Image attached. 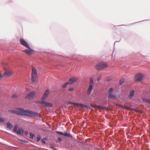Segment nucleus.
I'll return each instance as SVG.
<instances>
[{"mask_svg":"<svg viewBox=\"0 0 150 150\" xmlns=\"http://www.w3.org/2000/svg\"><path fill=\"white\" fill-rule=\"evenodd\" d=\"M8 111L9 112L19 115L30 117H35L38 116L39 115V114L37 112H33L29 110H25L21 108H17L16 110H10Z\"/></svg>","mask_w":150,"mask_h":150,"instance_id":"nucleus-1","label":"nucleus"},{"mask_svg":"<svg viewBox=\"0 0 150 150\" xmlns=\"http://www.w3.org/2000/svg\"><path fill=\"white\" fill-rule=\"evenodd\" d=\"M2 65L4 71V77H9L14 74L13 72L11 70L9 66L7 63H3Z\"/></svg>","mask_w":150,"mask_h":150,"instance_id":"nucleus-2","label":"nucleus"},{"mask_svg":"<svg viewBox=\"0 0 150 150\" xmlns=\"http://www.w3.org/2000/svg\"><path fill=\"white\" fill-rule=\"evenodd\" d=\"M38 76L37 70L34 67H32L31 74V80L33 82H37L38 81Z\"/></svg>","mask_w":150,"mask_h":150,"instance_id":"nucleus-3","label":"nucleus"},{"mask_svg":"<svg viewBox=\"0 0 150 150\" xmlns=\"http://www.w3.org/2000/svg\"><path fill=\"white\" fill-rule=\"evenodd\" d=\"M108 64L107 63L101 62L97 64L96 66V69L98 70H100L107 68Z\"/></svg>","mask_w":150,"mask_h":150,"instance_id":"nucleus-4","label":"nucleus"},{"mask_svg":"<svg viewBox=\"0 0 150 150\" xmlns=\"http://www.w3.org/2000/svg\"><path fill=\"white\" fill-rule=\"evenodd\" d=\"M36 93V91H32L27 94L25 97V98L29 100H31L34 97Z\"/></svg>","mask_w":150,"mask_h":150,"instance_id":"nucleus-5","label":"nucleus"},{"mask_svg":"<svg viewBox=\"0 0 150 150\" xmlns=\"http://www.w3.org/2000/svg\"><path fill=\"white\" fill-rule=\"evenodd\" d=\"M144 75L141 73H138L135 75L134 80L137 81H140L144 79Z\"/></svg>","mask_w":150,"mask_h":150,"instance_id":"nucleus-6","label":"nucleus"},{"mask_svg":"<svg viewBox=\"0 0 150 150\" xmlns=\"http://www.w3.org/2000/svg\"><path fill=\"white\" fill-rule=\"evenodd\" d=\"M50 93V91L49 89L46 90L44 93L43 95L41 98V101H45V99L48 96Z\"/></svg>","mask_w":150,"mask_h":150,"instance_id":"nucleus-7","label":"nucleus"},{"mask_svg":"<svg viewBox=\"0 0 150 150\" xmlns=\"http://www.w3.org/2000/svg\"><path fill=\"white\" fill-rule=\"evenodd\" d=\"M20 42L21 44L23 46L26 48L29 47V45L28 43L24 39H20Z\"/></svg>","mask_w":150,"mask_h":150,"instance_id":"nucleus-8","label":"nucleus"},{"mask_svg":"<svg viewBox=\"0 0 150 150\" xmlns=\"http://www.w3.org/2000/svg\"><path fill=\"white\" fill-rule=\"evenodd\" d=\"M28 49H26L22 51L23 52L28 54V55H30L33 52V50H32L29 46V48H27Z\"/></svg>","mask_w":150,"mask_h":150,"instance_id":"nucleus-9","label":"nucleus"},{"mask_svg":"<svg viewBox=\"0 0 150 150\" xmlns=\"http://www.w3.org/2000/svg\"><path fill=\"white\" fill-rule=\"evenodd\" d=\"M56 132L57 134L64 135L66 137H70L71 138H72V136L71 134H70L67 132L63 133V132H59V131H57Z\"/></svg>","mask_w":150,"mask_h":150,"instance_id":"nucleus-10","label":"nucleus"},{"mask_svg":"<svg viewBox=\"0 0 150 150\" xmlns=\"http://www.w3.org/2000/svg\"><path fill=\"white\" fill-rule=\"evenodd\" d=\"M40 103L47 107H51L52 106V104L45 102L44 101L41 100V101L40 102Z\"/></svg>","mask_w":150,"mask_h":150,"instance_id":"nucleus-11","label":"nucleus"},{"mask_svg":"<svg viewBox=\"0 0 150 150\" xmlns=\"http://www.w3.org/2000/svg\"><path fill=\"white\" fill-rule=\"evenodd\" d=\"M77 80L78 79L77 77H72L69 79V82L70 84H72L76 82Z\"/></svg>","mask_w":150,"mask_h":150,"instance_id":"nucleus-12","label":"nucleus"},{"mask_svg":"<svg viewBox=\"0 0 150 150\" xmlns=\"http://www.w3.org/2000/svg\"><path fill=\"white\" fill-rule=\"evenodd\" d=\"M24 132L23 129L21 128H19L16 134H21Z\"/></svg>","mask_w":150,"mask_h":150,"instance_id":"nucleus-13","label":"nucleus"},{"mask_svg":"<svg viewBox=\"0 0 150 150\" xmlns=\"http://www.w3.org/2000/svg\"><path fill=\"white\" fill-rule=\"evenodd\" d=\"M93 87V85H90L89 88H88L87 93L88 95H90L91 92V91L92 90V88Z\"/></svg>","mask_w":150,"mask_h":150,"instance_id":"nucleus-14","label":"nucleus"},{"mask_svg":"<svg viewBox=\"0 0 150 150\" xmlns=\"http://www.w3.org/2000/svg\"><path fill=\"white\" fill-rule=\"evenodd\" d=\"M91 107L94 108L95 109L103 108V106L98 105H91Z\"/></svg>","mask_w":150,"mask_h":150,"instance_id":"nucleus-15","label":"nucleus"},{"mask_svg":"<svg viewBox=\"0 0 150 150\" xmlns=\"http://www.w3.org/2000/svg\"><path fill=\"white\" fill-rule=\"evenodd\" d=\"M142 101L150 104V99L144 98H142Z\"/></svg>","mask_w":150,"mask_h":150,"instance_id":"nucleus-16","label":"nucleus"},{"mask_svg":"<svg viewBox=\"0 0 150 150\" xmlns=\"http://www.w3.org/2000/svg\"><path fill=\"white\" fill-rule=\"evenodd\" d=\"M134 91L132 90L130 92V94L129 96V97L130 98H132L134 96Z\"/></svg>","mask_w":150,"mask_h":150,"instance_id":"nucleus-17","label":"nucleus"},{"mask_svg":"<svg viewBox=\"0 0 150 150\" xmlns=\"http://www.w3.org/2000/svg\"><path fill=\"white\" fill-rule=\"evenodd\" d=\"M7 127L8 128L11 129L13 127V126L9 122H8L7 124Z\"/></svg>","mask_w":150,"mask_h":150,"instance_id":"nucleus-18","label":"nucleus"},{"mask_svg":"<svg viewBox=\"0 0 150 150\" xmlns=\"http://www.w3.org/2000/svg\"><path fill=\"white\" fill-rule=\"evenodd\" d=\"M108 94V98H115V96L113 95L112 94V93L109 94Z\"/></svg>","mask_w":150,"mask_h":150,"instance_id":"nucleus-19","label":"nucleus"},{"mask_svg":"<svg viewBox=\"0 0 150 150\" xmlns=\"http://www.w3.org/2000/svg\"><path fill=\"white\" fill-rule=\"evenodd\" d=\"M18 97V94L16 93H15L13 94L11 96V98H16Z\"/></svg>","mask_w":150,"mask_h":150,"instance_id":"nucleus-20","label":"nucleus"},{"mask_svg":"<svg viewBox=\"0 0 150 150\" xmlns=\"http://www.w3.org/2000/svg\"><path fill=\"white\" fill-rule=\"evenodd\" d=\"M93 78L91 77L90 78V85H93Z\"/></svg>","mask_w":150,"mask_h":150,"instance_id":"nucleus-21","label":"nucleus"},{"mask_svg":"<svg viewBox=\"0 0 150 150\" xmlns=\"http://www.w3.org/2000/svg\"><path fill=\"white\" fill-rule=\"evenodd\" d=\"M73 105L75 106H78L79 107H80L83 105L82 104L74 103Z\"/></svg>","mask_w":150,"mask_h":150,"instance_id":"nucleus-22","label":"nucleus"},{"mask_svg":"<svg viewBox=\"0 0 150 150\" xmlns=\"http://www.w3.org/2000/svg\"><path fill=\"white\" fill-rule=\"evenodd\" d=\"M18 126H17V125L15 126L14 127V128L13 129V131H14V132H15L16 133L17 132V130L18 129Z\"/></svg>","mask_w":150,"mask_h":150,"instance_id":"nucleus-23","label":"nucleus"},{"mask_svg":"<svg viewBox=\"0 0 150 150\" xmlns=\"http://www.w3.org/2000/svg\"><path fill=\"white\" fill-rule=\"evenodd\" d=\"M30 138L33 139V138L35 136L34 134L31 132L30 133Z\"/></svg>","mask_w":150,"mask_h":150,"instance_id":"nucleus-24","label":"nucleus"},{"mask_svg":"<svg viewBox=\"0 0 150 150\" xmlns=\"http://www.w3.org/2000/svg\"><path fill=\"white\" fill-rule=\"evenodd\" d=\"M70 84L69 82H66L63 85V86H62L63 87V88H66L67 87V85H68V84Z\"/></svg>","mask_w":150,"mask_h":150,"instance_id":"nucleus-25","label":"nucleus"},{"mask_svg":"<svg viewBox=\"0 0 150 150\" xmlns=\"http://www.w3.org/2000/svg\"><path fill=\"white\" fill-rule=\"evenodd\" d=\"M113 91V88H110L109 90L108 94L112 93Z\"/></svg>","mask_w":150,"mask_h":150,"instance_id":"nucleus-26","label":"nucleus"},{"mask_svg":"<svg viewBox=\"0 0 150 150\" xmlns=\"http://www.w3.org/2000/svg\"><path fill=\"white\" fill-rule=\"evenodd\" d=\"M102 77V75L101 74L98 75V76L97 78V81H99L101 79V78Z\"/></svg>","mask_w":150,"mask_h":150,"instance_id":"nucleus-27","label":"nucleus"},{"mask_svg":"<svg viewBox=\"0 0 150 150\" xmlns=\"http://www.w3.org/2000/svg\"><path fill=\"white\" fill-rule=\"evenodd\" d=\"M112 79V76H109V77H108V78H107L106 80L107 81H110Z\"/></svg>","mask_w":150,"mask_h":150,"instance_id":"nucleus-28","label":"nucleus"},{"mask_svg":"<svg viewBox=\"0 0 150 150\" xmlns=\"http://www.w3.org/2000/svg\"><path fill=\"white\" fill-rule=\"evenodd\" d=\"M4 76V75H2V73L1 71H0V81L1 80V79Z\"/></svg>","mask_w":150,"mask_h":150,"instance_id":"nucleus-29","label":"nucleus"},{"mask_svg":"<svg viewBox=\"0 0 150 150\" xmlns=\"http://www.w3.org/2000/svg\"><path fill=\"white\" fill-rule=\"evenodd\" d=\"M62 141V139L60 138H58L56 140V141L57 142H61Z\"/></svg>","mask_w":150,"mask_h":150,"instance_id":"nucleus-30","label":"nucleus"},{"mask_svg":"<svg viewBox=\"0 0 150 150\" xmlns=\"http://www.w3.org/2000/svg\"><path fill=\"white\" fill-rule=\"evenodd\" d=\"M5 120L3 118L0 117V122H3Z\"/></svg>","mask_w":150,"mask_h":150,"instance_id":"nucleus-31","label":"nucleus"},{"mask_svg":"<svg viewBox=\"0 0 150 150\" xmlns=\"http://www.w3.org/2000/svg\"><path fill=\"white\" fill-rule=\"evenodd\" d=\"M40 136H38L37 137V141L38 142L39 141L40 139Z\"/></svg>","mask_w":150,"mask_h":150,"instance_id":"nucleus-32","label":"nucleus"},{"mask_svg":"<svg viewBox=\"0 0 150 150\" xmlns=\"http://www.w3.org/2000/svg\"><path fill=\"white\" fill-rule=\"evenodd\" d=\"M118 105L119 106V107H121V108H126V107L125 106H124L123 105Z\"/></svg>","mask_w":150,"mask_h":150,"instance_id":"nucleus-33","label":"nucleus"},{"mask_svg":"<svg viewBox=\"0 0 150 150\" xmlns=\"http://www.w3.org/2000/svg\"><path fill=\"white\" fill-rule=\"evenodd\" d=\"M24 133V134H25L26 135H27V134L28 133V131H25L23 132Z\"/></svg>","mask_w":150,"mask_h":150,"instance_id":"nucleus-34","label":"nucleus"},{"mask_svg":"<svg viewBox=\"0 0 150 150\" xmlns=\"http://www.w3.org/2000/svg\"><path fill=\"white\" fill-rule=\"evenodd\" d=\"M46 140V139H45V138H44L42 140V142L43 143H44V144H45V140Z\"/></svg>","mask_w":150,"mask_h":150,"instance_id":"nucleus-35","label":"nucleus"},{"mask_svg":"<svg viewBox=\"0 0 150 150\" xmlns=\"http://www.w3.org/2000/svg\"><path fill=\"white\" fill-rule=\"evenodd\" d=\"M50 148H51V149H54V150H57V149H56V148H55L53 146H50Z\"/></svg>","mask_w":150,"mask_h":150,"instance_id":"nucleus-36","label":"nucleus"},{"mask_svg":"<svg viewBox=\"0 0 150 150\" xmlns=\"http://www.w3.org/2000/svg\"><path fill=\"white\" fill-rule=\"evenodd\" d=\"M69 91H72L74 90V88L72 87L70 88L69 89Z\"/></svg>","mask_w":150,"mask_h":150,"instance_id":"nucleus-37","label":"nucleus"},{"mask_svg":"<svg viewBox=\"0 0 150 150\" xmlns=\"http://www.w3.org/2000/svg\"><path fill=\"white\" fill-rule=\"evenodd\" d=\"M68 103L69 104H70V105L73 104V103H74L71 102H68Z\"/></svg>","mask_w":150,"mask_h":150,"instance_id":"nucleus-38","label":"nucleus"},{"mask_svg":"<svg viewBox=\"0 0 150 150\" xmlns=\"http://www.w3.org/2000/svg\"><path fill=\"white\" fill-rule=\"evenodd\" d=\"M123 81H122V80H120V84H122L123 83Z\"/></svg>","mask_w":150,"mask_h":150,"instance_id":"nucleus-39","label":"nucleus"},{"mask_svg":"<svg viewBox=\"0 0 150 150\" xmlns=\"http://www.w3.org/2000/svg\"><path fill=\"white\" fill-rule=\"evenodd\" d=\"M18 140L19 141H22V142H25L24 141L22 140Z\"/></svg>","mask_w":150,"mask_h":150,"instance_id":"nucleus-40","label":"nucleus"}]
</instances>
